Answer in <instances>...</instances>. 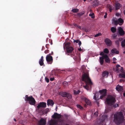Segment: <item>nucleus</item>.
<instances>
[{
    "label": "nucleus",
    "mask_w": 125,
    "mask_h": 125,
    "mask_svg": "<svg viewBox=\"0 0 125 125\" xmlns=\"http://www.w3.org/2000/svg\"><path fill=\"white\" fill-rule=\"evenodd\" d=\"M61 115L57 113H55L52 115V117L54 119H58L56 120L51 119L49 123V125H64L65 124L64 120L63 119H60Z\"/></svg>",
    "instance_id": "1"
},
{
    "label": "nucleus",
    "mask_w": 125,
    "mask_h": 125,
    "mask_svg": "<svg viewBox=\"0 0 125 125\" xmlns=\"http://www.w3.org/2000/svg\"><path fill=\"white\" fill-rule=\"evenodd\" d=\"M82 79V81H84L86 85L84 86V88L87 90L90 89L91 88L93 83L89 77L88 74L84 73L83 74Z\"/></svg>",
    "instance_id": "2"
},
{
    "label": "nucleus",
    "mask_w": 125,
    "mask_h": 125,
    "mask_svg": "<svg viewBox=\"0 0 125 125\" xmlns=\"http://www.w3.org/2000/svg\"><path fill=\"white\" fill-rule=\"evenodd\" d=\"M124 120V115L122 112H117L114 114V121L116 124H120Z\"/></svg>",
    "instance_id": "3"
},
{
    "label": "nucleus",
    "mask_w": 125,
    "mask_h": 125,
    "mask_svg": "<svg viewBox=\"0 0 125 125\" xmlns=\"http://www.w3.org/2000/svg\"><path fill=\"white\" fill-rule=\"evenodd\" d=\"M63 48L64 49L66 48V52H65V54L68 55H71V53L72 52L73 50V48L70 46V43L68 42L63 44Z\"/></svg>",
    "instance_id": "4"
},
{
    "label": "nucleus",
    "mask_w": 125,
    "mask_h": 125,
    "mask_svg": "<svg viewBox=\"0 0 125 125\" xmlns=\"http://www.w3.org/2000/svg\"><path fill=\"white\" fill-rule=\"evenodd\" d=\"M25 100L26 101H28L29 103L31 105H34L35 104V101L32 96H28V95H26Z\"/></svg>",
    "instance_id": "5"
},
{
    "label": "nucleus",
    "mask_w": 125,
    "mask_h": 125,
    "mask_svg": "<svg viewBox=\"0 0 125 125\" xmlns=\"http://www.w3.org/2000/svg\"><path fill=\"white\" fill-rule=\"evenodd\" d=\"M116 101L115 98L111 95L109 96L106 100L108 104L110 105H113Z\"/></svg>",
    "instance_id": "6"
},
{
    "label": "nucleus",
    "mask_w": 125,
    "mask_h": 125,
    "mask_svg": "<svg viewBox=\"0 0 125 125\" xmlns=\"http://www.w3.org/2000/svg\"><path fill=\"white\" fill-rule=\"evenodd\" d=\"M107 90L106 89H104L100 90L99 91V93L101 94L100 98L101 99H103V98L105 97L107 93Z\"/></svg>",
    "instance_id": "7"
},
{
    "label": "nucleus",
    "mask_w": 125,
    "mask_h": 125,
    "mask_svg": "<svg viewBox=\"0 0 125 125\" xmlns=\"http://www.w3.org/2000/svg\"><path fill=\"white\" fill-rule=\"evenodd\" d=\"M117 32L120 36H123L125 35V31L121 27H119L117 28Z\"/></svg>",
    "instance_id": "8"
},
{
    "label": "nucleus",
    "mask_w": 125,
    "mask_h": 125,
    "mask_svg": "<svg viewBox=\"0 0 125 125\" xmlns=\"http://www.w3.org/2000/svg\"><path fill=\"white\" fill-rule=\"evenodd\" d=\"M46 60L48 63L51 64L53 62L52 57L50 55V54L47 55L46 57Z\"/></svg>",
    "instance_id": "9"
},
{
    "label": "nucleus",
    "mask_w": 125,
    "mask_h": 125,
    "mask_svg": "<svg viewBox=\"0 0 125 125\" xmlns=\"http://www.w3.org/2000/svg\"><path fill=\"white\" fill-rule=\"evenodd\" d=\"M46 106V103L41 102L38 104L37 107L38 109H39L41 107L45 108Z\"/></svg>",
    "instance_id": "10"
},
{
    "label": "nucleus",
    "mask_w": 125,
    "mask_h": 125,
    "mask_svg": "<svg viewBox=\"0 0 125 125\" xmlns=\"http://www.w3.org/2000/svg\"><path fill=\"white\" fill-rule=\"evenodd\" d=\"M46 122L45 119L42 118L39 122V125H45Z\"/></svg>",
    "instance_id": "11"
},
{
    "label": "nucleus",
    "mask_w": 125,
    "mask_h": 125,
    "mask_svg": "<svg viewBox=\"0 0 125 125\" xmlns=\"http://www.w3.org/2000/svg\"><path fill=\"white\" fill-rule=\"evenodd\" d=\"M106 45L108 46H110L112 44V42L111 40L108 38H106L104 40Z\"/></svg>",
    "instance_id": "12"
},
{
    "label": "nucleus",
    "mask_w": 125,
    "mask_h": 125,
    "mask_svg": "<svg viewBox=\"0 0 125 125\" xmlns=\"http://www.w3.org/2000/svg\"><path fill=\"white\" fill-rule=\"evenodd\" d=\"M44 61L43 57L42 56L39 61V63L40 66H45V65L44 63Z\"/></svg>",
    "instance_id": "13"
},
{
    "label": "nucleus",
    "mask_w": 125,
    "mask_h": 125,
    "mask_svg": "<svg viewBox=\"0 0 125 125\" xmlns=\"http://www.w3.org/2000/svg\"><path fill=\"white\" fill-rule=\"evenodd\" d=\"M54 104V102L52 100L48 99V100L47 101V104L48 106L51 105L52 106H53Z\"/></svg>",
    "instance_id": "14"
},
{
    "label": "nucleus",
    "mask_w": 125,
    "mask_h": 125,
    "mask_svg": "<svg viewBox=\"0 0 125 125\" xmlns=\"http://www.w3.org/2000/svg\"><path fill=\"white\" fill-rule=\"evenodd\" d=\"M104 57L105 62H106L109 63H110V60L107 55L106 54L104 55Z\"/></svg>",
    "instance_id": "15"
},
{
    "label": "nucleus",
    "mask_w": 125,
    "mask_h": 125,
    "mask_svg": "<svg viewBox=\"0 0 125 125\" xmlns=\"http://www.w3.org/2000/svg\"><path fill=\"white\" fill-rule=\"evenodd\" d=\"M108 74L109 73L108 72L106 71H104L102 74V77L104 78L105 77H107L108 76Z\"/></svg>",
    "instance_id": "16"
},
{
    "label": "nucleus",
    "mask_w": 125,
    "mask_h": 125,
    "mask_svg": "<svg viewBox=\"0 0 125 125\" xmlns=\"http://www.w3.org/2000/svg\"><path fill=\"white\" fill-rule=\"evenodd\" d=\"M104 55L100 57L99 62L101 65H103L104 62Z\"/></svg>",
    "instance_id": "17"
},
{
    "label": "nucleus",
    "mask_w": 125,
    "mask_h": 125,
    "mask_svg": "<svg viewBox=\"0 0 125 125\" xmlns=\"http://www.w3.org/2000/svg\"><path fill=\"white\" fill-rule=\"evenodd\" d=\"M116 90L119 91H122L123 90L122 87L119 85H118L116 86Z\"/></svg>",
    "instance_id": "18"
},
{
    "label": "nucleus",
    "mask_w": 125,
    "mask_h": 125,
    "mask_svg": "<svg viewBox=\"0 0 125 125\" xmlns=\"http://www.w3.org/2000/svg\"><path fill=\"white\" fill-rule=\"evenodd\" d=\"M111 52L112 53H115L117 54H118L119 53V51L117 50V49L115 48H114L112 49Z\"/></svg>",
    "instance_id": "19"
},
{
    "label": "nucleus",
    "mask_w": 125,
    "mask_h": 125,
    "mask_svg": "<svg viewBox=\"0 0 125 125\" xmlns=\"http://www.w3.org/2000/svg\"><path fill=\"white\" fill-rule=\"evenodd\" d=\"M118 24L120 25H121L123 24L124 22V21L122 18H120L118 20Z\"/></svg>",
    "instance_id": "20"
},
{
    "label": "nucleus",
    "mask_w": 125,
    "mask_h": 125,
    "mask_svg": "<svg viewBox=\"0 0 125 125\" xmlns=\"http://www.w3.org/2000/svg\"><path fill=\"white\" fill-rule=\"evenodd\" d=\"M67 93L65 92H61L60 93V94L63 97H66Z\"/></svg>",
    "instance_id": "21"
},
{
    "label": "nucleus",
    "mask_w": 125,
    "mask_h": 125,
    "mask_svg": "<svg viewBox=\"0 0 125 125\" xmlns=\"http://www.w3.org/2000/svg\"><path fill=\"white\" fill-rule=\"evenodd\" d=\"M121 6V4L119 3H116L115 4V10H117L119 9Z\"/></svg>",
    "instance_id": "22"
},
{
    "label": "nucleus",
    "mask_w": 125,
    "mask_h": 125,
    "mask_svg": "<svg viewBox=\"0 0 125 125\" xmlns=\"http://www.w3.org/2000/svg\"><path fill=\"white\" fill-rule=\"evenodd\" d=\"M73 40V42H74L78 43V44L80 46L82 44L81 42V41H80L79 40Z\"/></svg>",
    "instance_id": "23"
},
{
    "label": "nucleus",
    "mask_w": 125,
    "mask_h": 125,
    "mask_svg": "<svg viewBox=\"0 0 125 125\" xmlns=\"http://www.w3.org/2000/svg\"><path fill=\"white\" fill-rule=\"evenodd\" d=\"M85 101L86 103L88 105H90L91 102L87 98H85Z\"/></svg>",
    "instance_id": "24"
},
{
    "label": "nucleus",
    "mask_w": 125,
    "mask_h": 125,
    "mask_svg": "<svg viewBox=\"0 0 125 125\" xmlns=\"http://www.w3.org/2000/svg\"><path fill=\"white\" fill-rule=\"evenodd\" d=\"M50 111L49 109L48 108H46L45 110H43L42 111V114H44V113H45L46 114L48 112Z\"/></svg>",
    "instance_id": "25"
},
{
    "label": "nucleus",
    "mask_w": 125,
    "mask_h": 125,
    "mask_svg": "<svg viewBox=\"0 0 125 125\" xmlns=\"http://www.w3.org/2000/svg\"><path fill=\"white\" fill-rule=\"evenodd\" d=\"M111 31L113 33H115L116 32V27H114L111 28Z\"/></svg>",
    "instance_id": "26"
},
{
    "label": "nucleus",
    "mask_w": 125,
    "mask_h": 125,
    "mask_svg": "<svg viewBox=\"0 0 125 125\" xmlns=\"http://www.w3.org/2000/svg\"><path fill=\"white\" fill-rule=\"evenodd\" d=\"M73 92L75 95H76L79 94L80 92V91L79 90H74L73 91Z\"/></svg>",
    "instance_id": "27"
},
{
    "label": "nucleus",
    "mask_w": 125,
    "mask_h": 125,
    "mask_svg": "<svg viewBox=\"0 0 125 125\" xmlns=\"http://www.w3.org/2000/svg\"><path fill=\"white\" fill-rule=\"evenodd\" d=\"M66 97L69 99H70L72 98V95L71 94L67 93Z\"/></svg>",
    "instance_id": "28"
},
{
    "label": "nucleus",
    "mask_w": 125,
    "mask_h": 125,
    "mask_svg": "<svg viewBox=\"0 0 125 125\" xmlns=\"http://www.w3.org/2000/svg\"><path fill=\"white\" fill-rule=\"evenodd\" d=\"M79 10L77 9H74L72 10V11L73 13H77L79 11Z\"/></svg>",
    "instance_id": "29"
},
{
    "label": "nucleus",
    "mask_w": 125,
    "mask_h": 125,
    "mask_svg": "<svg viewBox=\"0 0 125 125\" xmlns=\"http://www.w3.org/2000/svg\"><path fill=\"white\" fill-rule=\"evenodd\" d=\"M119 76L121 78H125V74H120Z\"/></svg>",
    "instance_id": "30"
},
{
    "label": "nucleus",
    "mask_w": 125,
    "mask_h": 125,
    "mask_svg": "<svg viewBox=\"0 0 125 125\" xmlns=\"http://www.w3.org/2000/svg\"><path fill=\"white\" fill-rule=\"evenodd\" d=\"M104 52L105 53H108L109 52V51L107 48H105L104 50Z\"/></svg>",
    "instance_id": "31"
},
{
    "label": "nucleus",
    "mask_w": 125,
    "mask_h": 125,
    "mask_svg": "<svg viewBox=\"0 0 125 125\" xmlns=\"http://www.w3.org/2000/svg\"><path fill=\"white\" fill-rule=\"evenodd\" d=\"M89 15L90 16H91L92 18L94 19L95 17L94 13H90L89 14Z\"/></svg>",
    "instance_id": "32"
},
{
    "label": "nucleus",
    "mask_w": 125,
    "mask_h": 125,
    "mask_svg": "<svg viewBox=\"0 0 125 125\" xmlns=\"http://www.w3.org/2000/svg\"><path fill=\"white\" fill-rule=\"evenodd\" d=\"M113 22L114 23L115 25H117L118 24V20H113Z\"/></svg>",
    "instance_id": "33"
},
{
    "label": "nucleus",
    "mask_w": 125,
    "mask_h": 125,
    "mask_svg": "<svg viewBox=\"0 0 125 125\" xmlns=\"http://www.w3.org/2000/svg\"><path fill=\"white\" fill-rule=\"evenodd\" d=\"M125 42L123 41H122L121 42V46L122 47H124L125 46Z\"/></svg>",
    "instance_id": "34"
},
{
    "label": "nucleus",
    "mask_w": 125,
    "mask_h": 125,
    "mask_svg": "<svg viewBox=\"0 0 125 125\" xmlns=\"http://www.w3.org/2000/svg\"><path fill=\"white\" fill-rule=\"evenodd\" d=\"M68 82L66 81H64L63 82L62 84L63 86H65L66 85H68Z\"/></svg>",
    "instance_id": "35"
},
{
    "label": "nucleus",
    "mask_w": 125,
    "mask_h": 125,
    "mask_svg": "<svg viewBox=\"0 0 125 125\" xmlns=\"http://www.w3.org/2000/svg\"><path fill=\"white\" fill-rule=\"evenodd\" d=\"M117 36V35L115 34H113V35H112V37H113V39H115L116 37Z\"/></svg>",
    "instance_id": "36"
},
{
    "label": "nucleus",
    "mask_w": 125,
    "mask_h": 125,
    "mask_svg": "<svg viewBox=\"0 0 125 125\" xmlns=\"http://www.w3.org/2000/svg\"><path fill=\"white\" fill-rule=\"evenodd\" d=\"M101 34L100 33H99L98 34H97L95 35L94 36V37H96L100 36H101Z\"/></svg>",
    "instance_id": "37"
},
{
    "label": "nucleus",
    "mask_w": 125,
    "mask_h": 125,
    "mask_svg": "<svg viewBox=\"0 0 125 125\" xmlns=\"http://www.w3.org/2000/svg\"><path fill=\"white\" fill-rule=\"evenodd\" d=\"M77 107L81 109H83V107L79 104H77Z\"/></svg>",
    "instance_id": "38"
},
{
    "label": "nucleus",
    "mask_w": 125,
    "mask_h": 125,
    "mask_svg": "<svg viewBox=\"0 0 125 125\" xmlns=\"http://www.w3.org/2000/svg\"><path fill=\"white\" fill-rule=\"evenodd\" d=\"M115 43L118 46H119V41L117 40L115 41Z\"/></svg>",
    "instance_id": "39"
},
{
    "label": "nucleus",
    "mask_w": 125,
    "mask_h": 125,
    "mask_svg": "<svg viewBox=\"0 0 125 125\" xmlns=\"http://www.w3.org/2000/svg\"><path fill=\"white\" fill-rule=\"evenodd\" d=\"M45 80L47 83L49 82V80L48 78L47 77H45Z\"/></svg>",
    "instance_id": "40"
},
{
    "label": "nucleus",
    "mask_w": 125,
    "mask_h": 125,
    "mask_svg": "<svg viewBox=\"0 0 125 125\" xmlns=\"http://www.w3.org/2000/svg\"><path fill=\"white\" fill-rule=\"evenodd\" d=\"M84 13H78L77 14L78 16V17H80Z\"/></svg>",
    "instance_id": "41"
},
{
    "label": "nucleus",
    "mask_w": 125,
    "mask_h": 125,
    "mask_svg": "<svg viewBox=\"0 0 125 125\" xmlns=\"http://www.w3.org/2000/svg\"><path fill=\"white\" fill-rule=\"evenodd\" d=\"M119 105L118 104H117L114 105L113 106L114 108H116Z\"/></svg>",
    "instance_id": "42"
},
{
    "label": "nucleus",
    "mask_w": 125,
    "mask_h": 125,
    "mask_svg": "<svg viewBox=\"0 0 125 125\" xmlns=\"http://www.w3.org/2000/svg\"><path fill=\"white\" fill-rule=\"evenodd\" d=\"M100 55L103 56L104 55V53L103 52H102L100 53Z\"/></svg>",
    "instance_id": "43"
},
{
    "label": "nucleus",
    "mask_w": 125,
    "mask_h": 125,
    "mask_svg": "<svg viewBox=\"0 0 125 125\" xmlns=\"http://www.w3.org/2000/svg\"><path fill=\"white\" fill-rule=\"evenodd\" d=\"M120 71L122 73L123 72V67H121Z\"/></svg>",
    "instance_id": "44"
},
{
    "label": "nucleus",
    "mask_w": 125,
    "mask_h": 125,
    "mask_svg": "<svg viewBox=\"0 0 125 125\" xmlns=\"http://www.w3.org/2000/svg\"><path fill=\"white\" fill-rule=\"evenodd\" d=\"M49 52V50H46L45 51H44V53H48Z\"/></svg>",
    "instance_id": "45"
},
{
    "label": "nucleus",
    "mask_w": 125,
    "mask_h": 125,
    "mask_svg": "<svg viewBox=\"0 0 125 125\" xmlns=\"http://www.w3.org/2000/svg\"><path fill=\"white\" fill-rule=\"evenodd\" d=\"M49 44H46V46H45V47H46L47 48V49H48L49 48Z\"/></svg>",
    "instance_id": "46"
},
{
    "label": "nucleus",
    "mask_w": 125,
    "mask_h": 125,
    "mask_svg": "<svg viewBox=\"0 0 125 125\" xmlns=\"http://www.w3.org/2000/svg\"><path fill=\"white\" fill-rule=\"evenodd\" d=\"M97 4L96 3H94L93 4V6L94 7H95L97 6Z\"/></svg>",
    "instance_id": "47"
},
{
    "label": "nucleus",
    "mask_w": 125,
    "mask_h": 125,
    "mask_svg": "<svg viewBox=\"0 0 125 125\" xmlns=\"http://www.w3.org/2000/svg\"><path fill=\"white\" fill-rule=\"evenodd\" d=\"M54 78H50V80L51 81H52L54 80Z\"/></svg>",
    "instance_id": "48"
},
{
    "label": "nucleus",
    "mask_w": 125,
    "mask_h": 125,
    "mask_svg": "<svg viewBox=\"0 0 125 125\" xmlns=\"http://www.w3.org/2000/svg\"><path fill=\"white\" fill-rule=\"evenodd\" d=\"M115 15L116 16H118L120 15V14L118 13H116Z\"/></svg>",
    "instance_id": "49"
},
{
    "label": "nucleus",
    "mask_w": 125,
    "mask_h": 125,
    "mask_svg": "<svg viewBox=\"0 0 125 125\" xmlns=\"http://www.w3.org/2000/svg\"><path fill=\"white\" fill-rule=\"evenodd\" d=\"M107 7L109 9L110 8H111V6L110 5H108Z\"/></svg>",
    "instance_id": "50"
},
{
    "label": "nucleus",
    "mask_w": 125,
    "mask_h": 125,
    "mask_svg": "<svg viewBox=\"0 0 125 125\" xmlns=\"http://www.w3.org/2000/svg\"><path fill=\"white\" fill-rule=\"evenodd\" d=\"M123 39L122 38H119L118 39V41H121L122 40H123Z\"/></svg>",
    "instance_id": "51"
},
{
    "label": "nucleus",
    "mask_w": 125,
    "mask_h": 125,
    "mask_svg": "<svg viewBox=\"0 0 125 125\" xmlns=\"http://www.w3.org/2000/svg\"><path fill=\"white\" fill-rule=\"evenodd\" d=\"M98 112H96L94 113V115H96L97 116H98Z\"/></svg>",
    "instance_id": "52"
},
{
    "label": "nucleus",
    "mask_w": 125,
    "mask_h": 125,
    "mask_svg": "<svg viewBox=\"0 0 125 125\" xmlns=\"http://www.w3.org/2000/svg\"><path fill=\"white\" fill-rule=\"evenodd\" d=\"M116 68H118L120 67V65L119 64H117L116 65Z\"/></svg>",
    "instance_id": "53"
},
{
    "label": "nucleus",
    "mask_w": 125,
    "mask_h": 125,
    "mask_svg": "<svg viewBox=\"0 0 125 125\" xmlns=\"http://www.w3.org/2000/svg\"><path fill=\"white\" fill-rule=\"evenodd\" d=\"M122 81L124 82V80H123L122 79H121L119 80V82H122Z\"/></svg>",
    "instance_id": "54"
},
{
    "label": "nucleus",
    "mask_w": 125,
    "mask_h": 125,
    "mask_svg": "<svg viewBox=\"0 0 125 125\" xmlns=\"http://www.w3.org/2000/svg\"><path fill=\"white\" fill-rule=\"evenodd\" d=\"M94 99L95 100H97L96 99V96L95 95H94Z\"/></svg>",
    "instance_id": "55"
},
{
    "label": "nucleus",
    "mask_w": 125,
    "mask_h": 125,
    "mask_svg": "<svg viewBox=\"0 0 125 125\" xmlns=\"http://www.w3.org/2000/svg\"><path fill=\"white\" fill-rule=\"evenodd\" d=\"M107 13H105V15L104 16V18H105L107 17Z\"/></svg>",
    "instance_id": "56"
},
{
    "label": "nucleus",
    "mask_w": 125,
    "mask_h": 125,
    "mask_svg": "<svg viewBox=\"0 0 125 125\" xmlns=\"http://www.w3.org/2000/svg\"><path fill=\"white\" fill-rule=\"evenodd\" d=\"M116 70L117 71L119 72L120 71L119 69L118 68H116Z\"/></svg>",
    "instance_id": "57"
},
{
    "label": "nucleus",
    "mask_w": 125,
    "mask_h": 125,
    "mask_svg": "<svg viewBox=\"0 0 125 125\" xmlns=\"http://www.w3.org/2000/svg\"><path fill=\"white\" fill-rule=\"evenodd\" d=\"M113 60L114 61H115L116 60V59L114 57L113 58Z\"/></svg>",
    "instance_id": "58"
},
{
    "label": "nucleus",
    "mask_w": 125,
    "mask_h": 125,
    "mask_svg": "<svg viewBox=\"0 0 125 125\" xmlns=\"http://www.w3.org/2000/svg\"><path fill=\"white\" fill-rule=\"evenodd\" d=\"M73 25L74 26H76V27H77V26H78V25L77 24H75V23H74L73 24Z\"/></svg>",
    "instance_id": "59"
},
{
    "label": "nucleus",
    "mask_w": 125,
    "mask_h": 125,
    "mask_svg": "<svg viewBox=\"0 0 125 125\" xmlns=\"http://www.w3.org/2000/svg\"><path fill=\"white\" fill-rule=\"evenodd\" d=\"M109 9V10L110 12H111L112 11V8H110V9Z\"/></svg>",
    "instance_id": "60"
},
{
    "label": "nucleus",
    "mask_w": 125,
    "mask_h": 125,
    "mask_svg": "<svg viewBox=\"0 0 125 125\" xmlns=\"http://www.w3.org/2000/svg\"><path fill=\"white\" fill-rule=\"evenodd\" d=\"M77 27L79 29L81 28V27L80 26H79V25H78Z\"/></svg>",
    "instance_id": "61"
},
{
    "label": "nucleus",
    "mask_w": 125,
    "mask_h": 125,
    "mask_svg": "<svg viewBox=\"0 0 125 125\" xmlns=\"http://www.w3.org/2000/svg\"><path fill=\"white\" fill-rule=\"evenodd\" d=\"M79 51H81L82 50V49L80 48L79 49Z\"/></svg>",
    "instance_id": "62"
},
{
    "label": "nucleus",
    "mask_w": 125,
    "mask_h": 125,
    "mask_svg": "<svg viewBox=\"0 0 125 125\" xmlns=\"http://www.w3.org/2000/svg\"><path fill=\"white\" fill-rule=\"evenodd\" d=\"M53 54V52H52L51 53V54H50V55H52Z\"/></svg>",
    "instance_id": "63"
},
{
    "label": "nucleus",
    "mask_w": 125,
    "mask_h": 125,
    "mask_svg": "<svg viewBox=\"0 0 125 125\" xmlns=\"http://www.w3.org/2000/svg\"><path fill=\"white\" fill-rule=\"evenodd\" d=\"M123 95L124 96H125V93H124V94H123Z\"/></svg>",
    "instance_id": "64"
}]
</instances>
